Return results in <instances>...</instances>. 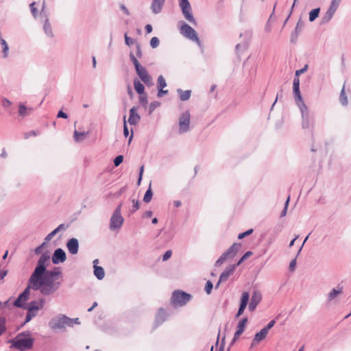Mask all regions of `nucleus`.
Segmentation results:
<instances>
[{
    "label": "nucleus",
    "mask_w": 351,
    "mask_h": 351,
    "mask_svg": "<svg viewBox=\"0 0 351 351\" xmlns=\"http://www.w3.org/2000/svg\"><path fill=\"white\" fill-rule=\"evenodd\" d=\"M49 259L50 256L47 253L42 254L34 271L39 269L41 274L37 283L40 284V287L50 286L51 287L50 291H51V292H50L49 295H51L61 287V282L55 281L54 278L56 276L62 277V273L60 267H55L53 270L47 269V265L49 263Z\"/></svg>",
    "instance_id": "f257e3e1"
},
{
    "label": "nucleus",
    "mask_w": 351,
    "mask_h": 351,
    "mask_svg": "<svg viewBox=\"0 0 351 351\" xmlns=\"http://www.w3.org/2000/svg\"><path fill=\"white\" fill-rule=\"evenodd\" d=\"M40 274L41 273L40 272L39 269H36V271H33V273L32 274L28 280L27 287L23 290V291L18 296L16 300L14 302V306L19 308L25 307V302L29 298L31 289L34 291L39 290L40 293L43 295H49L51 287L49 285H47V287H40L41 285L37 283L40 278Z\"/></svg>",
    "instance_id": "f03ea898"
},
{
    "label": "nucleus",
    "mask_w": 351,
    "mask_h": 351,
    "mask_svg": "<svg viewBox=\"0 0 351 351\" xmlns=\"http://www.w3.org/2000/svg\"><path fill=\"white\" fill-rule=\"evenodd\" d=\"M34 339L30 337V332L25 331L21 332L17 336L9 340L12 343V347L19 351H26L33 347Z\"/></svg>",
    "instance_id": "7ed1b4c3"
},
{
    "label": "nucleus",
    "mask_w": 351,
    "mask_h": 351,
    "mask_svg": "<svg viewBox=\"0 0 351 351\" xmlns=\"http://www.w3.org/2000/svg\"><path fill=\"white\" fill-rule=\"evenodd\" d=\"M130 59L133 63L136 73L138 77L147 86H152L154 85L152 76L148 73L147 69L143 66L132 52L130 53Z\"/></svg>",
    "instance_id": "20e7f679"
},
{
    "label": "nucleus",
    "mask_w": 351,
    "mask_h": 351,
    "mask_svg": "<svg viewBox=\"0 0 351 351\" xmlns=\"http://www.w3.org/2000/svg\"><path fill=\"white\" fill-rule=\"evenodd\" d=\"M241 247V244L233 243L226 252H224L215 263V267L221 266L226 261L232 259Z\"/></svg>",
    "instance_id": "39448f33"
},
{
    "label": "nucleus",
    "mask_w": 351,
    "mask_h": 351,
    "mask_svg": "<svg viewBox=\"0 0 351 351\" xmlns=\"http://www.w3.org/2000/svg\"><path fill=\"white\" fill-rule=\"evenodd\" d=\"M302 115V127L303 129H309L314 123L313 115L308 111V107L304 103L298 104Z\"/></svg>",
    "instance_id": "423d86ee"
},
{
    "label": "nucleus",
    "mask_w": 351,
    "mask_h": 351,
    "mask_svg": "<svg viewBox=\"0 0 351 351\" xmlns=\"http://www.w3.org/2000/svg\"><path fill=\"white\" fill-rule=\"evenodd\" d=\"M191 298V295L182 291H173L171 296V302L175 306L185 305Z\"/></svg>",
    "instance_id": "0eeeda50"
},
{
    "label": "nucleus",
    "mask_w": 351,
    "mask_h": 351,
    "mask_svg": "<svg viewBox=\"0 0 351 351\" xmlns=\"http://www.w3.org/2000/svg\"><path fill=\"white\" fill-rule=\"evenodd\" d=\"M121 206L122 203L117 206L110 218V228L111 230L119 229L122 226L123 223L124 219L121 214Z\"/></svg>",
    "instance_id": "6e6552de"
},
{
    "label": "nucleus",
    "mask_w": 351,
    "mask_h": 351,
    "mask_svg": "<svg viewBox=\"0 0 351 351\" xmlns=\"http://www.w3.org/2000/svg\"><path fill=\"white\" fill-rule=\"evenodd\" d=\"M179 5L184 18L192 25H196L197 21L192 14V9L189 0H179Z\"/></svg>",
    "instance_id": "1a4fd4ad"
},
{
    "label": "nucleus",
    "mask_w": 351,
    "mask_h": 351,
    "mask_svg": "<svg viewBox=\"0 0 351 351\" xmlns=\"http://www.w3.org/2000/svg\"><path fill=\"white\" fill-rule=\"evenodd\" d=\"M180 33L188 39L200 45V40L198 38L196 31L189 25L184 22H181Z\"/></svg>",
    "instance_id": "9d476101"
},
{
    "label": "nucleus",
    "mask_w": 351,
    "mask_h": 351,
    "mask_svg": "<svg viewBox=\"0 0 351 351\" xmlns=\"http://www.w3.org/2000/svg\"><path fill=\"white\" fill-rule=\"evenodd\" d=\"M71 318L65 315H59L52 318L49 324L53 329H62L69 326V322H71Z\"/></svg>",
    "instance_id": "9b49d317"
},
{
    "label": "nucleus",
    "mask_w": 351,
    "mask_h": 351,
    "mask_svg": "<svg viewBox=\"0 0 351 351\" xmlns=\"http://www.w3.org/2000/svg\"><path fill=\"white\" fill-rule=\"evenodd\" d=\"M190 118L191 115L189 111H185L181 114L179 119V132L180 134L190 130Z\"/></svg>",
    "instance_id": "f8f14e48"
},
{
    "label": "nucleus",
    "mask_w": 351,
    "mask_h": 351,
    "mask_svg": "<svg viewBox=\"0 0 351 351\" xmlns=\"http://www.w3.org/2000/svg\"><path fill=\"white\" fill-rule=\"evenodd\" d=\"M293 92L295 101L298 104L304 103V100L300 90V79L298 77H295L293 82Z\"/></svg>",
    "instance_id": "ddd939ff"
},
{
    "label": "nucleus",
    "mask_w": 351,
    "mask_h": 351,
    "mask_svg": "<svg viewBox=\"0 0 351 351\" xmlns=\"http://www.w3.org/2000/svg\"><path fill=\"white\" fill-rule=\"evenodd\" d=\"M250 300V294L247 291H244L242 293L240 304L238 309V311L235 315L236 317H240L244 312Z\"/></svg>",
    "instance_id": "4468645a"
},
{
    "label": "nucleus",
    "mask_w": 351,
    "mask_h": 351,
    "mask_svg": "<svg viewBox=\"0 0 351 351\" xmlns=\"http://www.w3.org/2000/svg\"><path fill=\"white\" fill-rule=\"evenodd\" d=\"M66 256L65 252L62 248L55 250L52 257V263L55 265L63 263L66 261Z\"/></svg>",
    "instance_id": "2eb2a0df"
},
{
    "label": "nucleus",
    "mask_w": 351,
    "mask_h": 351,
    "mask_svg": "<svg viewBox=\"0 0 351 351\" xmlns=\"http://www.w3.org/2000/svg\"><path fill=\"white\" fill-rule=\"evenodd\" d=\"M247 323V317H243L239 321V322L237 326V330L234 332L233 339L232 340L231 345L233 344L236 341V340L239 338V337L243 332Z\"/></svg>",
    "instance_id": "dca6fc26"
},
{
    "label": "nucleus",
    "mask_w": 351,
    "mask_h": 351,
    "mask_svg": "<svg viewBox=\"0 0 351 351\" xmlns=\"http://www.w3.org/2000/svg\"><path fill=\"white\" fill-rule=\"evenodd\" d=\"M45 303V300L43 298H41L37 301H32L27 304H25V307H23L22 308L26 309L27 311H36L39 309L43 308Z\"/></svg>",
    "instance_id": "f3484780"
},
{
    "label": "nucleus",
    "mask_w": 351,
    "mask_h": 351,
    "mask_svg": "<svg viewBox=\"0 0 351 351\" xmlns=\"http://www.w3.org/2000/svg\"><path fill=\"white\" fill-rule=\"evenodd\" d=\"M66 247L69 252L72 255H75L78 252L79 250V242L75 238H71L68 240L66 243Z\"/></svg>",
    "instance_id": "a211bd4d"
},
{
    "label": "nucleus",
    "mask_w": 351,
    "mask_h": 351,
    "mask_svg": "<svg viewBox=\"0 0 351 351\" xmlns=\"http://www.w3.org/2000/svg\"><path fill=\"white\" fill-rule=\"evenodd\" d=\"M138 107H132L130 110V116L128 118V123L130 125H136L141 120V117L137 112Z\"/></svg>",
    "instance_id": "6ab92c4d"
},
{
    "label": "nucleus",
    "mask_w": 351,
    "mask_h": 351,
    "mask_svg": "<svg viewBox=\"0 0 351 351\" xmlns=\"http://www.w3.org/2000/svg\"><path fill=\"white\" fill-rule=\"evenodd\" d=\"M235 268L236 265H231L227 267L219 276V282H226L228 279L229 276L234 273Z\"/></svg>",
    "instance_id": "aec40b11"
},
{
    "label": "nucleus",
    "mask_w": 351,
    "mask_h": 351,
    "mask_svg": "<svg viewBox=\"0 0 351 351\" xmlns=\"http://www.w3.org/2000/svg\"><path fill=\"white\" fill-rule=\"evenodd\" d=\"M304 27V22L300 19L296 24L294 32H292L291 36V42L294 43L298 38L299 34L302 32Z\"/></svg>",
    "instance_id": "412c9836"
},
{
    "label": "nucleus",
    "mask_w": 351,
    "mask_h": 351,
    "mask_svg": "<svg viewBox=\"0 0 351 351\" xmlns=\"http://www.w3.org/2000/svg\"><path fill=\"white\" fill-rule=\"evenodd\" d=\"M165 0H153L151 9L154 14L160 13L162 9Z\"/></svg>",
    "instance_id": "4be33fe9"
},
{
    "label": "nucleus",
    "mask_w": 351,
    "mask_h": 351,
    "mask_svg": "<svg viewBox=\"0 0 351 351\" xmlns=\"http://www.w3.org/2000/svg\"><path fill=\"white\" fill-rule=\"evenodd\" d=\"M43 30L47 36L53 38L54 36L49 17L44 18Z\"/></svg>",
    "instance_id": "5701e85b"
},
{
    "label": "nucleus",
    "mask_w": 351,
    "mask_h": 351,
    "mask_svg": "<svg viewBox=\"0 0 351 351\" xmlns=\"http://www.w3.org/2000/svg\"><path fill=\"white\" fill-rule=\"evenodd\" d=\"M267 333L268 332L262 328L258 332H257L255 335L254 338L252 340V346H254V345L257 344L258 342L264 339L266 337Z\"/></svg>",
    "instance_id": "b1692460"
},
{
    "label": "nucleus",
    "mask_w": 351,
    "mask_h": 351,
    "mask_svg": "<svg viewBox=\"0 0 351 351\" xmlns=\"http://www.w3.org/2000/svg\"><path fill=\"white\" fill-rule=\"evenodd\" d=\"M262 300V294L258 290H254L250 302L258 305Z\"/></svg>",
    "instance_id": "393cba45"
},
{
    "label": "nucleus",
    "mask_w": 351,
    "mask_h": 351,
    "mask_svg": "<svg viewBox=\"0 0 351 351\" xmlns=\"http://www.w3.org/2000/svg\"><path fill=\"white\" fill-rule=\"evenodd\" d=\"M32 108H27L23 104H20L19 106V115L22 118H24L26 116L29 115L30 112H32Z\"/></svg>",
    "instance_id": "a878e982"
},
{
    "label": "nucleus",
    "mask_w": 351,
    "mask_h": 351,
    "mask_svg": "<svg viewBox=\"0 0 351 351\" xmlns=\"http://www.w3.org/2000/svg\"><path fill=\"white\" fill-rule=\"evenodd\" d=\"M165 318H166L165 311L163 308H160L158 310V311L156 315V320H155L156 326H158V325L161 324L165 320Z\"/></svg>",
    "instance_id": "bb28decb"
},
{
    "label": "nucleus",
    "mask_w": 351,
    "mask_h": 351,
    "mask_svg": "<svg viewBox=\"0 0 351 351\" xmlns=\"http://www.w3.org/2000/svg\"><path fill=\"white\" fill-rule=\"evenodd\" d=\"M337 10L332 9L330 7H328L327 11L324 14V15L322 16V21L323 23H326L329 22L331 19L332 18L333 15L335 14V12Z\"/></svg>",
    "instance_id": "cd10ccee"
},
{
    "label": "nucleus",
    "mask_w": 351,
    "mask_h": 351,
    "mask_svg": "<svg viewBox=\"0 0 351 351\" xmlns=\"http://www.w3.org/2000/svg\"><path fill=\"white\" fill-rule=\"evenodd\" d=\"M94 275L98 280H102L105 276V272L103 267L97 265H94Z\"/></svg>",
    "instance_id": "c85d7f7f"
},
{
    "label": "nucleus",
    "mask_w": 351,
    "mask_h": 351,
    "mask_svg": "<svg viewBox=\"0 0 351 351\" xmlns=\"http://www.w3.org/2000/svg\"><path fill=\"white\" fill-rule=\"evenodd\" d=\"M180 99L181 101H187L190 99L191 91L189 90H182V89H178L177 90Z\"/></svg>",
    "instance_id": "c756f323"
},
{
    "label": "nucleus",
    "mask_w": 351,
    "mask_h": 351,
    "mask_svg": "<svg viewBox=\"0 0 351 351\" xmlns=\"http://www.w3.org/2000/svg\"><path fill=\"white\" fill-rule=\"evenodd\" d=\"M134 86L135 90L137 92V93L142 95L144 94L145 91V86L144 85L138 81L137 79L134 80Z\"/></svg>",
    "instance_id": "7c9ffc66"
},
{
    "label": "nucleus",
    "mask_w": 351,
    "mask_h": 351,
    "mask_svg": "<svg viewBox=\"0 0 351 351\" xmlns=\"http://www.w3.org/2000/svg\"><path fill=\"white\" fill-rule=\"evenodd\" d=\"M343 288L340 287L339 289H332V291L328 295V300L331 301L335 298L339 294L342 293Z\"/></svg>",
    "instance_id": "2f4dec72"
},
{
    "label": "nucleus",
    "mask_w": 351,
    "mask_h": 351,
    "mask_svg": "<svg viewBox=\"0 0 351 351\" xmlns=\"http://www.w3.org/2000/svg\"><path fill=\"white\" fill-rule=\"evenodd\" d=\"M88 132L74 131V139L76 142H81L84 138L88 135Z\"/></svg>",
    "instance_id": "473e14b6"
},
{
    "label": "nucleus",
    "mask_w": 351,
    "mask_h": 351,
    "mask_svg": "<svg viewBox=\"0 0 351 351\" xmlns=\"http://www.w3.org/2000/svg\"><path fill=\"white\" fill-rule=\"evenodd\" d=\"M0 43L2 45V52L3 58H7L8 56L9 47L7 42L3 38H0Z\"/></svg>",
    "instance_id": "72a5a7b5"
},
{
    "label": "nucleus",
    "mask_w": 351,
    "mask_h": 351,
    "mask_svg": "<svg viewBox=\"0 0 351 351\" xmlns=\"http://www.w3.org/2000/svg\"><path fill=\"white\" fill-rule=\"evenodd\" d=\"M319 12H320L319 8L313 9L309 12V21H311V22L314 21L319 16Z\"/></svg>",
    "instance_id": "f704fd0d"
},
{
    "label": "nucleus",
    "mask_w": 351,
    "mask_h": 351,
    "mask_svg": "<svg viewBox=\"0 0 351 351\" xmlns=\"http://www.w3.org/2000/svg\"><path fill=\"white\" fill-rule=\"evenodd\" d=\"M339 101L343 106H347L348 104V99L345 93V86H343V88L341 90L339 95Z\"/></svg>",
    "instance_id": "c9c22d12"
},
{
    "label": "nucleus",
    "mask_w": 351,
    "mask_h": 351,
    "mask_svg": "<svg viewBox=\"0 0 351 351\" xmlns=\"http://www.w3.org/2000/svg\"><path fill=\"white\" fill-rule=\"evenodd\" d=\"M36 315H37L36 311H27V313L26 317H25V322H24L23 326L25 325V324H27V322H30L32 320V319L34 318V317H36Z\"/></svg>",
    "instance_id": "e433bc0d"
},
{
    "label": "nucleus",
    "mask_w": 351,
    "mask_h": 351,
    "mask_svg": "<svg viewBox=\"0 0 351 351\" xmlns=\"http://www.w3.org/2000/svg\"><path fill=\"white\" fill-rule=\"evenodd\" d=\"M152 195H153V193L151 189V184H150L149 189L147 190V191L145 192V194L143 197V201L146 203H149L152 199Z\"/></svg>",
    "instance_id": "4c0bfd02"
},
{
    "label": "nucleus",
    "mask_w": 351,
    "mask_h": 351,
    "mask_svg": "<svg viewBox=\"0 0 351 351\" xmlns=\"http://www.w3.org/2000/svg\"><path fill=\"white\" fill-rule=\"evenodd\" d=\"M6 319L5 317L0 316V336L6 330Z\"/></svg>",
    "instance_id": "58836bf2"
},
{
    "label": "nucleus",
    "mask_w": 351,
    "mask_h": 351,
    "mask_svg": "<svg viewBox=\"0 0 351 351\" xmlns=\"http://www.w3.org/2000/svg\"><path fill=\"white\" fill-rule=\"evenodd\" d=\"M167 86L165 79L162 75H159L158 77V88H164Z\"/></svg>",
    "instance_id": "ea45409f"
},
{
    "label": "nucleus",
    "mask_w": 351,
    "mask_h": 351,
    "mask_svg": "<svg viewBox=\"0 0 351 351\" xmlns=\"http://www.w3.org/2000/svg\"><path fill=\"white\" fill-rule=\"evenodd\" d=\"M252 254V252L251 251L246 252L243 256L239 259V261L237 263L236 267L239 266L245 260L248 258Z\"/></svg>",
    "instance_id": "a19ab883"
},
{
    "label": "nucleus",
    "mask_w": 351,
    "mask_h": 351,
    "mask_svg": "<svg viewBox=\"0 0 351 351\" xmlns=\"http://www.w3.org/2000/svg\"><path fill=\"white\" fill-rule=\"evenodd\" d=\"M160 106V103L158 101H154L149 104V114H152L156 108Z\"/></svg>",
    "instance_id": "79ce46f5"
},
{
    "label": "nucleus",
    "mask_w": 351,
    "mask_h": 351,
    "mask_svg": "<svg viewBox=\"0 0 351 351\" xmlns=\"http://www.w3.org/2000/svg\"><path fill=\"white\" fill-rule=\"evenodd\" d=\"M132 208L130 210V214H132L134 212H136L137 210L139 209V207H140V204L138 200H135L134 199H132Z\"/></svg>",
    "instance_id": "37998d69"
},
{
    "label": "nucleus",
    "mask_w": 351,
    "mask_h": 351,
    "mask_svg": "<svg viewBox=\"0 0 351 351\" xmlns=\"http://www.w3.org/2000/svg\"><path fill=\"white\" fill-rule=\"evenodd\" d=\"M59 232L58 231V230L56 228L54 229L53 231H51L50 233H49L45 238V242H49V241L51 240V239L56 234H58Z\"/></svg>",
    "instance_id": "c03bdc74"
},
{
    "label": "nucleus",
    "mask_w": 351,
    "mask_h": 351,
    "mask_svg": "<svg viewBox=\"0 0 351 351\" xmlns=\"http://www.w3.org/2000/svg\"><path fill=\"white\" fill-rule=\"evenodd\" d=\"M36 3L33 2L29 5L30 10L32 16L36 19L38 16V10L35 7Z\"/></svg>",
    "instance_id": "a18cd8bd"
},
{
    "label": "nucleus",
    "mask_w": 351,
    "mask_h": 351,
    "mask_svg": "<svg viewBox=\"0 0 351 351\" xmlns=\"http://www.w3.org/2000/svg\"><path fill=\"white\" fill-rule=\"evenodd\" d=\"M160 44V40L157 37L152 38L150 40V45L152 48H156Z\"/></svg>",
    "instance_id": "49530a36"
},
{
    "label": "nucleus",
    "mask_w": 351,
    "mask_h": 351,
    "mask_svg": "<svg viewBox=\"0 0 351 351\" xmlns=\"http://www.w3.org/2000/svg\"><path fill=\"white\" fill-rule=\"evenodd\" d=\"M123 161V156L122 155H119L114 159V165L115 167H118L121 165Z\"/></svg>",
    "instance_id": "de8ad7c7"
},
{
    "label": "nucleus",
    "mask_w": 351,
    "mask_h": 351,
    "mask_svg": "<svg viewBox=\"0 0 351 351\" xmlns=\"http://www.w3.org/2000/svg\"><path fill=\"white\" fill-rule=\"evenodd\" d=\"M213 288V285L211 281L208 280L205 285V291L207 294H210Z\"/></svg>",
    "instance_id": "09e8293b"
},
{
    "label": "nucleus",
    "mask_w": 351,
    "mask_h": 351,
    "mask_svg": "<svg viewBox=\"0 0 351 351\" xmlns=\"http://www.w3.org/2000/svg\"><path fill=\"white\" fill-rule=\"evenodd\" d=\"M342 0H332L329 7L337 10Z\"/></svg>",
    "instance_id": "8fccbe9b"
},
{
    "label": "nucleus",
    "mask_w": 351,
    "mask_h": 351,
    "mask_svg": "<svg viewBox=\"0 0 351 351\" xmlns=\"http://www.w3.org/2000/svg\"><path fill=\"white\" fill-rule=\"evenodd\" d=\"M45 8H46V2H45V1H43V4H42L41 11L40 13V16L43 18L49 17V14L45 11Z\"/></svg>",
    "instance_id": "3c124183"
},
{
    "label": "nucleus",
    "mask_w": 351,
    "mask_h": 351,
    "mask_svg": "<svg viewBox=\"0 0 351 351\" xmlns=\"http://www.w3.org/2000/svg\"><path fill=\"white\" fill-rule=\"evenodd\" d=\"M289 202V196L287 197V199L285 202V207L280 213V217H283L287 215Z\"/></svg>",
    "instance_id": "603ef678"
},
{
    "label": "nucleus",
    "mask_w": 351,
    "mask_h": 351,
    "mask_svg": "<svg viewBox=\"0 0 351 351\" xmlns=\"http://www.w3.org/2000/svg\"><path fill=\"white\" fill-rule=\"evenodd\" d=\"M252 232H253V229H249L244 232L240 233L238 235V239H242L245 238V237L250 235Z\"/></svg>",
    "instance_id": "864d4df0"
},
{
    "label": "nucleus",
    "mask_w": 351,
    "mask_h": 351,
    "mask_svg": "<svg viewBox=\"0 0 351 351\" xmlns=\"http://www.w3.org/2000/svg\"><path fill=\"white\" fill-rule=\"evenodd\" d=\"M124 38L125 44L129 47L132 46L135 43V40L128 36L127 34H125Z\"/></svg>",
    "instance_id": "5fc2aeb1"
},
{
    "label": "nucleus",
    "mask_w": 351,
    "mask_h": 351,
    "mask_svg": "<svg viewBox=\"0 0 351 351\" xmlns=\"http://www.w3.org/2000/svg\"><path fill=\"white\" fill-rule=\"evenodd\" d=\"M139 101L142 105L145 106L148 101L147 95L145 93L141 95L139 97Z\"/></svg>",
    "instance_id": "6e6d98bb"
},
{
    "label": "nucleus",
    "mask_w": 351,
    "mask_h": 351,
    "mask_svg": "<svg viewBox=\"0 0 351 351\" xmlns=\"http://www.w3.org/2000/svg\"><path fill=\"white\" fill-rule=\"evenodd\" d=\"M47 242H43L41 245H40L39 246H38L37 247H36L34 249V252L36 254H41L42 251H43V249L45 247V244H46Z\"/></svg>",
    "instance_id": "4d7b16f0"
},
{
    "label": "nucleus",
    "mask_w": 351,
    "mask_h": 351,
    "mask_svg": "<svg viewBox=\"0 0 351 351\" xmlns=\"http://www.w3.org/2000/svg\"><path fill=\"white\" fill-rule=\"evenodd\" d=\"M38 134V132L34 130L29 131L28 132H25L24 134V138L25 139L29 138L31 136H37Z\"/></svg>",
    "instance_id": "13d9d810"
},
{
    "label": "nucleus",
    "mask_w": 351,
    "mask_h": 351,
    "mask_svg": "<svg viewBox=\"0 0 351 351\" xmlns=\"http://www.w3.org/2000/svg\"><path fill=\"white\" fill-rule=\"evenodd\" d=\"M276 322L274 319L271 320L266 326L263 328L264 330H265L267 332L269 330L274 326Z\"/></svg>",
    "instance_id": "bf43d9fd"
},
{
    "label": "nucleus",
    "mask_w": 351,
    "mask_h": 351,
    "mask_svg": "<svg viewBox=\"0 0 351 351\" xmlns=\"http://www.w3.org/2000/svg\"><path fill=\"white\" fill-rule=\"evenodd\" d=\"M172 255L171 250H167L165 252V253L162 256V261H167Z\"/></svg>",
    "instance_id": "052dcab7"
},
{
    "label": "nucleus",
    "mask_w": 351,
    "mask_h": 351,
    "mask_svg": "<svg viewBox=\"0 0 351 351\" xmlns=\"http://www.w3.org/2000/svg\"><path fill=\"white\" fill-rule=\"evenodd\" d=\"M247 43H243V44L239 43V44H237L236 45L235 50H236L237 52H239L240 49H242L244 50V49H247Z\"/></svg>",
    "instance_id": "680f3d73"
},
{
    "label": "nucleus",
    "mask_w": 351,
    "mask_h": 351,
    "mask_svg": "<svg viewBox=\"0 0 351 351\" xmlns=\"http://www.w3.org/2000/svg\"><path fill=\"white\" fill-rule=\"evenodd\" d=\"M126 190V186H123L117 192L114 193V197L118 198Z\"/></svg>",
    "instance_id": "e2e57ef3"
},
{
    "label": "nucleus",
    "mask_w": 351,
    "mask_h": 351,
    "mask_svg": "<svg viewBox=\"0 0 351 351\" xmlns=\"http://www.w3.org/2000/svg\"><path fill=\"white\" fill-rule=\"evenodd\" d=\"M12 105V102L6 99V98H3L2 99V106L4 107V108H8L10 107V106Z\"/></svg>",
    "instance_id": "0e129e2a"
},
{
    "label": "nucleus",
    "mask_w": 351,
    "mask_h": 351,
    "mask_svg": "<svg viewBox=\"0 0 351 351\" xmlns=\"http://www.w3.org/2000/svg\"><path fill=\"white\" fill-rule=\"evenodd\" d=\"M307 67H308V66H307V65H305V66H304V68H302V69H299V70H297V71H295V77H299V75H300V74H302V73H304V72L306 71Z\"/></svg>",
    "instance_id": "69168bd1"
},
{
    "label": "nucleus",
    "mask_w": 351,
    "mask_h": 351,
    "mask_svg": "<svg viewBox=\"0 0 351 351\" xmlns=\"http://www.w3.org/2000/svg\"><path fill=\"white\" fill-rule=\"evenodd\" d=\"M296 265V258H293L291 261L289 263V269L290 271H294Z\"/></svg>",
    "instance_id": "338daca9"
},
{
    "label": "nucleus",
    "mask_w": 351,
    "mask_h": 351,
    "mask_svg": "<svg viewBox=\"0 0 351 351\" xmlns=\"http://www.w3.org/2000/svg\"><path fill=\"white\" fill-rule=\"evenodd\" d=\"M68 227H69V225H66L64 223H61L56 228V229L58 230V232L64 231L68 228Z\"/></svg>",
    "instance_id": "774afa93"
}]
</instances>
